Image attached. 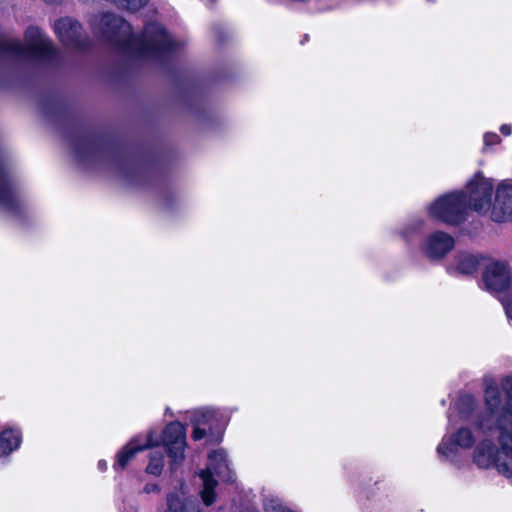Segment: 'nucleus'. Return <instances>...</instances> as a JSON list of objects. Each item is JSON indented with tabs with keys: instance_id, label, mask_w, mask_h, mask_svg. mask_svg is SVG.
<instances>
[{
	"instance_id": "nucleus-29",
	"label": "nucleus",
	"mask_w": 512,
	"mask_h": 512,
	"mask_svg": "<svg viewBox=\"0 0 512 512\" xmlns=\"http://www.w3.org/2000/svg\"><path fill=\"white\" fill-rule=\"evenodd\" d=\"M511 130H512V129H511V126H510V125H507V124H503V125L500 127V131H501L504 135H506V136H508V135H510V134H511Z\"/></svg>"
},
{
	"instance_id": "nucleus-30",
	"label": "nucleus",
	"mask_w": 512,
	"mask_h": 512,
	"mask_svg": "<svg viewBox=\"0 0 512 512\" xmlns=\"http://www.w3.org/2000/svg\"><path fill=\"white\" fill-rule=\"evenodd\" d=\"M98 468L105 469L106 468V463L105 462L102 463L101 461L98 462Z\"/></svg>"
},
{
	"instance_id": "nucleus-3",
	"label": "nucleus",
	"mask_w": 512,
	"mask_h": 512,
	"mask_svg": "<svg viewBox=\"0 0 512 512\" xmlns=\"http://www.w3.org/2000/svg\"><path fill=\"white\" fill-rule=\"evenodd\" d=\"M0 55L18 59L51 61L57 51L51 40L36 27H29L25 32V43L17 40L0 42Z\"/></svg>"
},
{
	"instance_id": "nucleus-31",
	"label": "nucleus",
	"mask_w": 512,
	"mask_h": 512,
	"mask_svg": "<svg viewBox=\"0 0 512 512\" xmlns=\"http://www.w3.org/2000/svg\"><path fill=\"white\" fill-rule=\"evenodd\" d=\"M97 147H98V148L100 147V144H99V143L97 144Z\"/></svg>"
},
{
	"instance_id": "nucleus-12",
	"label": "nucleus",
	"mask_w": 512,
	"mask_h": 512,
	"mask_svg": "<svg viewBox=\"0 0 512 512\" xmlns=\"http://www.w3.org/2000/svg\"><path fill=\"white\" fill-rule=\"evenodd\" d=\"M455 246L454 238L443 231H435L430 233L424 240L421 250L423 254L430 260H441Z\"/></svg>"
},
{
	"instance_id": "nucleus-21",
	"label": "nucleus",
	"mask_w": 512,
	"mask_h": 512,
	"mask_svg": "<svg viewBox=\"0 0 512 512\" xmlns=\"http://www.w3.org/2000/svg\"><path fill=\"white\" fill-rule=\"evenodd\" d=\"M164 465V455L161 451H154L150 455L149 464L146 467V472L155 476L161 474Z\"/></svg>"
},
{
	"instance_id": "nucleus-19",
	"label": "nucleus",
	"mask_w": 512,
	"mask_h": 512,
	"mask_svg": "<svg viewBox=\"0 0 512 512\" xmlns=\"http://www.w3.org/2000/svg\"><path fill=\"white\" fill-rule=\"evenodd\" d=\"M21 442L19 431L6 429L0 433V456H7L18 449Z\"/></svg>"
},
{
	"instance_id": "nucleus-22",
	"label": "nucleus",
	"mask_w": 512,
	"mask_h": 512,
	"mask_svg": "<svg viewBox=\"0 0 512 512\" xmlns=\"http://www.w3.org/2000/svg\"><path fill=\"white\" fill-rule=\"evenodd\" d=\"M215 418V413L211 409H199L193 412L192 423L200 426L210 424Z\"/></svg>"
},
{
	"instance_id": "nucleus-20",
	"label": "nucleus",
	"mask_w": 512,
	"mask_h": 512,
	"mask_svg": "<svg viewBox=\"0 0 512 512\" xmlns=\"http://www.w3.org/2000/svg\"><path fill=\"white\" fill-rule=\"evenodd\" d=\"M455 405L460 417L469 419L477 407V402L472 395L464 394L459 396Z\"/></svg>"
},
{
	"instance_id": "nucleus-16",
	"label": "nucleus",
	"mask_w": 512,
	"mask_h": 512,
	"mask_svg": "<svg viewBox=\"0 0 512 512\" xmlns=\"http://www.w3.org/2000/svg\"><path fill=\"white\" fill-rule=\"evenodd\" d=\"M153 441V433L147 435L146 441L140 443L139 438L132 439L123 449L117 454V460L115 462L116 468L124 469L134 455L148 447L155 445Z\"/></svg>"
},
{
	"instance_id": "nucleus-5",
	"label": "nucleus",
	"mask_w": 512,
	"mask_h": 512,
	"mask_svg": "<svg viewBox=\"0 0 512 512\" xmlns=\"http://www.w3.org/2000/svg\"><path fill=\"white\" fill-rule=\"evenodd\" d=\"M214 475H217L225 482L234 481V473L229 467L227 454L222 449L209 454L207 468L200 472V477L203 481L201 496L207 506H210L215 501L214 489L217 486V481L214 479Z\"/></svg>"
},
{
	"instance_id": "nucleus-26",
	"label": "nucleus",
	"mask_w": 512,
	"mask_h": 512,
	"mask_svg": "<svg viewBox=\"0 0 512 512\" xmlns=\"http://www.w3.org/2000/svg\"><path fill=\"white\" fill-rule=\"evenodd\" d=\"M500 142V137L495 133H486L484 135L485 146H491Z\"/></svg>"
},
{
	"instance_id": "nucleus-24",
	"label": "nucleus",
	"mask_w": 512,
	"mask_h": 512,
	"mask_svg": "<svg viewBox=\"0 0 512 512\" xmlns=\"http://www.w3.org/2000/svg\"><path fill=\"white\" fill-rule=\"evenodd\" d=\"M265 512H294L285 505H283L278 499H266L264 502Z\"/></svg>"
},
{
	"instance_id": "nucleus-25",
	"label": "nucleus",
	"mask_w": 512,
	"mask_h": 512,
	"mask_svg": "<svg viewBox=\"0 0 512 512\" xmlns=\"http://www.w3.org/2000/svg\"><path fill=\"white\" fill-rule=\"evenodd\" d=\"M193 426H194V429L192 432L193 440H195V441L201 440L207 435L206 429L204 427L197 425V424H193Z\"/></svg>"
},
{
	"instance_id": "nucleus-17",
	"label": "nucleus",
	"mask_w": 512,
	"mask_h": 512,
	"mask_svg": "<svg viewBox=\"0 0 512 512\" xmlns=\"http://www.w3.org/2000/svg\"><path fill=\"white\" fill-rule=\"evenodd\" d=\"M73 150L77 160L86 161L94 157L95 141L92 134L78 135L73 141Z\"/></svg>"
},
{
	"instance_id": "nucleus-4",
	"label": "nucleus",
	"mask_w": 512,
	"mask_h": 512,
	"mask_svg": "<svg viewBox=\"0 0 512 512\" xmlns=\"http://www.w3.org/2000/svg\"><path fill=\"white\" fill-rule=\"evenodd\" d=\"M485 412L479 414L484 417L482 427H491V423L498 422L505 416L510 422L509 430L512 431V376L501 379L499 386L494 382L486 384L484 393Z\"/></svg>"
},
{
	"instance_id": "nucleus-28",
	"label": "nucleus",
	"mask_w": 512,
	"mask_h": 512,
	"mask_svg": "<svg viewBox=\"0 0 512 512\" xmlns=\"http://www.w3.org/2000/svg\"><path fill=\"white\" fill-rule=\"evenodd\" d=\"M504 307L508 318L512 320V299L505 303Z\"/></svg>"
},
{
	"instance_id": "nucleus-23",
	"label": "nucleus",
	"mask_w": 512,
	"mask_h": 512,
	"mask_svg": "<svg viewBox=\"0 0 512 512\" xmlns=\"http://www.w3.org/2000/svg\"><path fill=\"white\" fill-rule=\"evenodd\" d=\"M424 221L421 218L411 219L401 230V235L404 239L409 240L415 234L421 231L423 228Z\"/></svg>"
},
{
	"instance_id": "nucleus-2",
	"label": "nucleus",
	"mask_w": 512,
	"mask_h": 512,
	"mask_svg": "<svg viewBox=\"0 0 512 512\" xmlns=\"http://www.w3.org/2000/svg\"><path fill=\"white\" fill-rule=\"evenodd\" d=\"M484 417L478 415L474 421L475 427L483 434L497 433V443L486 438L481 440L474 449L473 462L480 469H495L505 477H512V431L509 430L510 422L505 416L491 427H482Z\"/></svg>"
},
{
	"instance_id": "nucleus-10",
	"label": "nucleus",
	"mask_w": 512,
	"mask_h": 512,
	"mask_svg": "<svg viewBox=\"0 0 512 512\" xmlns=\"http://www.w3.org/2000/svg\"><path fill=\"white\" fill-rule=\"evenodd\" d=\"M54 28L64 45L79 51H84L88 47L89 41L78 21L70 17L61 18L56 21Z\"/></svg>"
},
{
	"instance_id": "nucleus-9",
	"label": "nucleus",
	"mask_w": 512,
	"mask_h": 512,
	"mask_svg": "<svg viewBox=\"0 0 512 512\" xmlns=\"http://www.w3.org/2000/svg\"><path fill=\"white\" fill-rule=\"evenodd\" d=\"M476 437L473 431L468 427H460L455 432L445 435L437 447V453L440 458L453 459L458 449H470L474 446Z\"/></svg>"
},
{
	"instance_id": "nucleus-6",
	"label": "nucleus",
	"mask_w": 512,
	"mask_h": 512,
	"mask_svg": "<svg viewBox=\"0 0 512 512\" xmlns=\"http://www.w3.org/2000/svg\"><path fill=\"white\" fill-rule=\"evenodd\" d=\"M467 197L464 191L445 194L429 206L432 217L451 225H457L465 220Z\"/></svg>"
},
{
	"instance_id": "nucleus-7",
	"label": "nucleus",
	"mask_w": 512,
	"mask_h": 512,
	"mask_svg": "<svg viewBox=\"0 0 512 512\" xmlns=\"http://www.w3.org/2000/svg\"><path fill=\"white\" fill-rule=\"evenodd\" d=\"M162 443L170 458V469L176 471L184 459L186 447V429L180 422L169 423L162 435Z\"/></svg>"
},
{
	"instance_id": "nucleus-14",
	"label": "nucleus",
	"mask_w": 512,
	"mask_h": 512,
	"mask_svg": "<svg viewBox=\"0 0 512 512\" xmlns=\"http://www.w3.org/2000/svg\"><path fill=\"white\" fill-rule=\"evenodd\" d=\"M21 203L11 178L0 168V208L8 213L17 214L20 212Z\"/></svg>"
},
{
	"instance_id": "nucleus-18",
	"label": "nucleus",
	"mask_w": 512,
	"mask_h": 512,
	"mask_svg": "<svg viewBox=\"0 0 512 512\" xmlns=\"http://www.w3.org/2000/svg\"><path fill=\"white\" fill-rule=\"evenodd\" d=\"M482 256L467 252H460L455 256V269L459 274L472 275L480 265Z\"/></svg>"
},
{
	"instance_id": "nucleus-27",
	"label": "nucleus",
	"mask_w": 512,
	"mask_h": 512,
	"mask_svg": "<svg viewBox=\"0 0 512 512\" xmlns=\"http://www.w3.org/2000/svg\"><path fill=\"white\" fill-rule=\"evenodd\" d=\"M143 492L144 493H159L160 492V487L158 484H155V483H147L144 488H143Z\"/></svg>"
},
{
	"instance_id": "nucleus-8",
	"label": "nucleus",
	"mask_w": 512,
	"mask_h": 512,
	"mask_svg": "<svg viewBox=\"0 0 512 512\" xmlns=\"http://www.w3.org/2000/svg\"><path fill=\"white\" fill-rule=\"evenodd\" d=\"M493 191V182L485 178L481 173H477L467 184L464 193L467 197V207L482 213L488 211L491 206V196Z\"/></svg>"
},
{
	"instance_id": "nucleus-13",
	"label": "nucleus",
	"mask_w": 512,
	"mask_h": 512,
	"mask_svg": "<svg viewBox=\"0 0 512 512\" xmlns=\"http://www.w3.org/2000/svg\"><path fill=\"white\" fill-rule=\"evenodd\" d=\"M491 219L497 223L512 219V180H503L498 184Z\"/></svg>"
},
{
	"instance_id": "nucleus-11",
	"label": "nucleus",
	"mask_w": 512,
	"mask_h": 512,
	"mask_svg": "<svg viewBox=\"0 0 512 512\" xmlns=\"http://www.w3.org/2000/svg\"><path fill=\"white\" fill-rule=\"evenodd\" d=\"M482 279L488 291L503 292L511 285V268L506 261H492L485 267Z\"/></svg>"
},
{
	"instance_id": "nucleus-1",
	"label": "nucleus",
	"mask_w": 512,
	"mask_h": 512,
	"mask_svg": "<svg viewBox=\"0 0 512 512\" xmlns=\"http://www.w3.org/2000/svg\"><path fill=\"white\" fill-rule=\"evenodd\" d=\"M99 29L121 54L132 59L158 58L179 46L158 23H148L142 35L136 37L132 33L131 25L112 13L102 15L98 23Z\"/></svg>"
},
{
	"instance_id": "nucleus-15",
	"label": "nucleus",
	"mask_w": 512,
	"mask_h": 512,
	"mask_svg": "<svg viewBox=\"0 0 512 512\" xmlns=\"http://www.w3.org/2000/svg\"><path fill=\"white\" fill-rule=\"evenodd\" d=\"M164 512H204L199 503L186 496L183 491L166 495Z\"/></svg>"
}]
</instances>
